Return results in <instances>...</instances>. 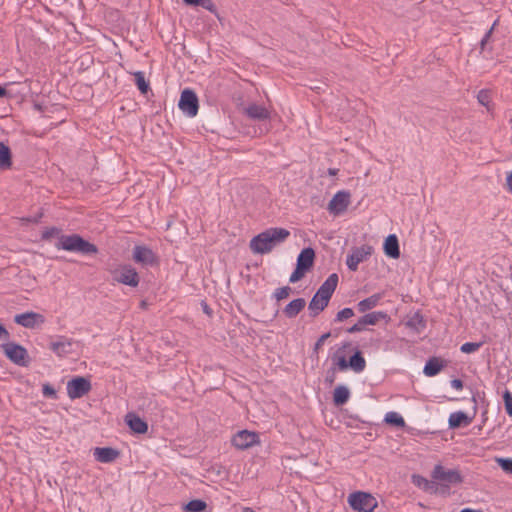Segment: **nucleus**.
Here are the masks:
<instances>
[{
	"instance_id": "f257e3e1",
	"label": "nucleus",
	"mask_w": 512,
	"mask_h": 512,
	"mask_svg": "<svg viewBox=\"0 0 512 512\" xmlns=\"http://www.w3.org/2000/svg\"><path fill=\"white\" fill-rule=\"evenodd\" d=\"M62 230L56 226L45 228L42 232L41 239L49 241L53 237H57L58 241L55 247L58 250L69 252H77L83 255H94L98 253V247L84 239L79 234L65 235L61 234Z\"/></svg>"
},
{
	"instance_id": "f03ea898",
	"label": "nucleus",
	"mask_w": 512,
	"mask_h": 512,
	"mask_svg": "<svg viewBox=\"0 0 512 512\" xmlns=\"http://www.w3.org/2000/svg\"><path fill=\"white\" fill-rule=\"evenodd\" d=\"M351 347L350 341H344L331 356L332 365L339 371L351 369L355 373H360L366 367V360L358 347L354 349V353L347 360L345 354Z\"/></svg>"
},
{
	"instance_id": "7ed1b4c3",
	"label": "nucleus",
	"mask_w": 512,
	"mask_h": 512,
	"mask_svg": "<svg viewBox=\"0 0 512 512\" xmlns=\"http://www.w3.org/2000/svg\"><path fill=\"white\" fill-rule=\"evenodd\" d=\"M290 235L285 228H269L258 235L254 236L250 241V249L255 254H266L281 242H284Z\"/></svg>"
},
{
	"instance_id": "20e7f679",
	"label": "nucleus",
	"mask_w": 512,
	"mask_h": 512,
	"mask_svg": "<svg viewBox=\"0 0 512 512\" xmlns=\"http://www.w3.org/2000/svg\"><path fill=\"white\" fill-rule=\"evenodd\" d=\"M432 479L438 483L440 494H449V485L460 484L463 482V477L457 469H446L441 464L435 465L432 473Z\"/></svg>"
},
{
	"instance_id": "39448f33",
	"label": "nucleus",
	"mask_w": 512,
	"mask_h": 512,
	"mask_svg": "<svg viewBox=\"0 0 512 512\" xmlns=\"http://www.w3.org/2000/svg\"><path fill=\"white\" fill-rule=\"evenodd\" d=\"M0 347L3 354L12 363L22 367H27L29 365L30 357L27 349L24 346L16 342L8 341L6 343L1 344Z\"/></svg>"
},
{
	"instance_id": "423d86ee",
	"label": "nucleus",
	"mask_w": 512,
	"mask_h": 512,
	"mask_svg": "<svg viewBox=\"0 0 512 512\" xmlns=\"http://www.w3.org/2000/svg\"><path fill=\"white\" fill-rule=\"evenodd\" d=\"M350 507L357 512H374L378 506V502L370 493L357 491L348 497Z\"/></svg>"
},
{
	"instance_id": "0eeeda50",
	"label": "nucleus",
	"mask_w": 512,
	"mask_h": 512,
	"mask_svg": "<svg viewBox=\"0 0 512 512\" xmlns=\"http://www.w3.org/2000/svg\"><path fill=\"white\" fill-rule=\"evenodd\" d=\"M178 107L188 117L196 116L199 110V100L196 93L192 89L185 88L181 92Z\"/></svg>"
},
{
	"instance_id": "6e6552de",
	"label": "nucleus",
	"mask_w": 512,
	"mask_h": 512,
	"mask_svg": "<svg viewBox=\"0 0 512 512\" xmlns=\"http://www.w3.org/2000/svg\"><path fill=\"white\" fill-rule=\"evenodd\" d=\"M113 280L127 286L137 287L140 277L135 268L129 264H125L113 272Z\"/></svg>"
},
{
	"instance_id": "1a4fd4ad",
	"label": "nucleus",
	"mask_w": 512,
	"mask_h": 512,
	"mask_svg": "<svg viewBox=\"0 0 512 512\" xmlns=\"http://www.w3.org/2000/svg\"><path fill=\"white\" fill-rule=\"evenodd\" d=\"M91 382L88 378L77 376L67 383V394L70 399H78L86 395L91 390Z\"/></svg>"
},
{
	"instance_id": "9d476101",
	"label": "nucleus",
	"mask_w": 512,
	"mask_h": 512,
	"mask_svg": "<svg viewBox=\"0 0 512 512\" xmlns=\"http://www.w3.org/2000/svg\"><path fill=\"white\" fill-rule=\"evenodd\" d=\"M133 260L142 266H157L159 264L158 256L153 250L145 245H136L133 248Z\"/></svg>"
},
{
	"instance_id": "9b49d317",
	"label": "nucleus",
	"mask_w": 512,
	"mask_h": 512,
	"mask_svg": "<svg viewBox=\"0 0 512 512\" xmlns=\"http://www.w3.org/2000/svg\"><path fill=\"white\" fill-rule=\"evenodd\" d=\"M372 253L373 247L369 245L352 248L346 259L348 269L353 272L357 271L359 263L365 261Z\"/></svg>"
},
{
	"instance_id": "f8f14e48",
	"label": "nucleus",
	"mask_w": 512,
	"mask_h": 512,
	"mask_svg": "<svg viewBox=\"0 0 512 512\" xmlns=\"http://www.w3.org/2000/svg\"><path fill=\"white\" fill-rule=\"evenodd\" d=\"M231 442L237 449L245 450L259 443V434L257 432L241 430L232 437Z\"/></svg>"
},
{
	"instance_id": "ddd939ff",
	"label": "nucleus",
	"mask_w": 512,
	"mask_h": 512,
	"mask_svg": "<svg viewBox=\"0 0 512 512\" xmlns=\"http://www.w3.org/2000/svg\"><path fill=\"white\" fill-rule=\"evenodd\" d=\"M350 197L351 194L349 191H338L328 203V211L334 215H340L344 213L350 204Z\"/></svg>"
},
{
	"instance_id": "4468645a",
	"label": "nucleus",
	"mask_w": 512,
	"mask_h": 512,
	"mask_svg": "<svg viewBox=\"0 0 512 512\" xmlns=\"http://www.w3.org/2000/svg\"><path fill=\"white\" fill-rule=\"evenodd\" d=\"M472 401L474 402L473 406V415L469 416L467 413L463 411H457L451 413L448 419V425L450 429H458L461 427H466L470 425L477 413V401L475 395L472 397Z\"/></svg>"
},
{
	"instance_id": "2eb2a0df",
	"label": "nucleus",
	"mask_w": 512,
	"mask_h": 512,
	"mask_svg": "<svg viewBox=\"0 0 512 512\" xmlns=\"http://www.w3.org/2000/svg\"><path fill=\"white\" fill-rule=\"evenodd\" d=\"M14 322L24 328L33 329L36 326L45 323V317L33 311L17 314L14 316Z\"/></svg>"
},
{
	"instance_id": "dca6fc26",
	"label": "nucleus",
	"mask_w": 512,
	"mask_h": 512,
	"mask_svg": "<svg viewBox=\"0 0 512 512\" xmlns=\"http://www.w3.org/2000/svg\"><path fill=\"white\" fill-rule=\"evenodd\" d=\"M73 340L65 336H58L57 341L51 342L49 348L58 357H65L73 352Z\"/></svg>"
},
{
	"instance_id": "f3484780",
	"label": "nucleus",
	"mask_w": 512,
	"mask_h": 512,
	"mask_svg": "<svg viewBox=\"0 0 512 512\" xmlns=\"http://www.w3.org/2000/svg\"><path fill=\"white\" fill-rule=\"evenodd\" d=\"M338 282H339L338 274L332 273L322 283V285L318 288V290L316 292L319 293V296L326 298V301H330L333 293L335 292V290L337 288Z\"/></svg>"
},
{
	"instance_id": "a211bd4d",
	"label": "nucleus",
	"mask_w": 512,
	"mask_h": 512,
	"mask_svg": "<svg viewBox=\"0 0 512 512\" xmlns=\"http://www.w3.org/2000/svg\"><path fill=\"white\" fill-rule=\"evenodd\" d=\"M125 422L130 430L136 434H145L148 431L147 422L133 412L127 413Z\"/></svg>"
},
{
	"instance_id": "6ab92c4d",
	"label": "nucleus",
	"mask_w": 512,
	"mask_h": 512,
	"mask_svg": "<svg viewBox=\"0 0 512 512\" xmlns=\"http://www.w3.org/2000/svg\"><path fill=\"white\" fill-rule=\"evenodd\" d=\"M120 455L119 450L112 447H96L94 457L100 463H111Z\"/></svg>"
},
{
	"instance_id": "aec40b11",
	"label": "nucleus",
	"mask_w": 512,
	"mask_h": 512,
	"mask_svg": "<svg viewBox=\"0 0 512 512\" xmlns=\"http://www.w3.org/2000/svg\"><path fill=\"white\" fill-rule=\"evenodd\" d=\"M383 251L389 258L398 259L400 257L399 241L395 234H390L385 238Z\"/></svg>"
},
{
	"instance_id": "412c9836",
	"label": "nucleus",
	"mask_w": 512,
	"mask_h": 512,
	"mask_svg": "<svg viewBox=\"0 0 512 512\" xmlns=\"http://www.w3.org/2000/svg\"><path fill=\"white\" fill-rule=\"evenodd\" d=\"M315 257L316 254L314 249L312 247H306L299 253L296 265L304 268L309 272L314 266Z\"/></svg>"
},
{
	"instance_id": "4be33fe9",
	"label": "nucleus",
	"mask_w": 512,
	"mask_h": 512,
	"mask_svg": "<svg viewBox=\"0 0 512 512\" xmlns=\"http://www.w3.org/2000/svg\"><path fill=\"white\" fill-rule=\"evenodd\" d=\"M412 483L427 493H439L438 483L434 479L428 480L421 475L414 474L412 475Z\"/></svg>"
},
{
	"instance_id": "5701e85b",
	"label": "nucleus",
	"mask_w": 512,
	"mask_h": 512,
	"mask_svg": "<svg viewBox=\"0 0 512 512\" xmlns=\"http://www.w3.org/2000/svg\"><path fill=\"white\" fill-rule=\"evenodd\" d=\"M329 302L330 301H326V298L319 296V293L316 292L308 305L310 316L313 318L317 317L322 311L325 310Z\"/></svg>"
},
{
	"instance_id": "b1692460",
	"label": "nucleus",
	"mask_w": 512,
	"mask_h": 512,
	"mask_svg": "<svg viewBox=\"0 0 512 512\" xmlns=\"http://www.w3.org/2000/svg\"><path fill=\"white\" fill-rule=\"evenodd\" d=\"M446 366V362L439 357H431L427 360L423 373L426 376L433 377L436 376L440 371Z\"/></svg>"
},
{
	"instance_id": "393cba45",
	"label": "nucleus",
	"mask_w": 512,
	"mask_h": 512,
	"mask_svg": "<svg viewBox=\"0 0 512 512\" xmlns=\"http://www.w3.org/2000/svg\"><path fill=\"white\" fill-rule=\"evenodd\" d=\"M245 113L253 120L262 121L270 118V112L264 106L255 103L250 104L245 109Z\"/></svg>"
},
{
	"instance_id": "a878e982",
	"label": "nucleus",
	"mask_w": 512,
	"mask_h": 512,
	"mask_svg": "<svg viewBox=\"0 0 512 512\" xmlns=\"http://www.w3.org/2000/svg\"><path fill=\"white\" fill-rule=\"evenodd\" d=\"M306 306L304 298H296L289 302L283 309L284 315L289 318H295Z\"/></svg>"
},
{
	"instance_id": "bb28decb",
	"label": "nucleus",
	"mask_w": 512,
	"mask_h": 512,
	"mask_svg": "<svg viewBox=\"0 0 512 512\" xmlns=\"http://www.w3.org/2000/svg\"><path fill=\"white\" fill-rule=\"evenodd\" d=\"M382 298H383L382 293H375V294L371 295L370 297L359 301L357 304V310L360 313H365L366 311L371 310L374 307H376Z\"/></svg>"
},
{
	"instance_id": "cd10ccee",
	"label": "nucleus",
	"mask_w": 512,
	"mask_h": 512,
	"mask_svg": "<svg viewBox=\"0 0 512 512\" xmlns=\"http://www.w3.org/2000/svg\"><path fill=\"white\" fill-rule=\"evenodd\" d=\"M380 320L388 322L390 320L389 315L383 311H374L367 313L361 317V324L376 325Z\"/></svg>"
},
{
	"instance_id": "c85d7f7f",
	"label": "nucleus",
	"mask_w": 512,
	"mask_h": 512,
	"mask_svg": "<svg viewBox=\"0 0 512 512\" xmlns=\"http://www.w3.org/2000/svg\"><path fill=\"white\" fill-rule=\"evenodd\" d=\"M350 390L344 385H338L333 392V403L335 406H342L348 402Z\"/></svg>"
},
{
	"instance_id": "c756f323",
	"label": "nucleus",
	"mask_w": 512,
	"mask_h": 512,
	"mask_svg": "<svg viewBox=\"0 0 512 512\" xmlns=\"http://www.w3.org/2000/svg\"><path fill=\"white\" fill-rule=\"evenodd\" d=\"M186 6L202 7L212 14L218 16V9L212 0H182Z\"/></svg>"
},
{
	"instance_id": "7c9ffc66",
	"label": "nucleus",
	"mask_w": 512,
	"mask_h": 512,
	"mask_svg": "<svg viewBox=\"0 0 512 512\" xmlns=\"http://www.w3.org/2000/svg\"><path fill=\"white\" fill-rule=\"evenodd\" d=\"M12 166V152L11 149L0 142V168L9 169Z\"/></svg>"
},
{
	"instance_id": "2f4dec72",
	"label": "nucleus",
	"mask_w": 512,
	"mask_h": 512,
	"mask_svg": "<svg viewBox=\"0 0 512 512\" xmlns=\"http://www.w3.org/2000/svg\"><path fill=\"white\" fill-rule=\"evenodd\" d=\"M406 326L417 332H420L426 327V321L423 315H421L419 312H416L407 320Z\"/></svg>"
},
{
	"instance_id": "473e14b6",
	"label": "nucleus",
	"mask_w": 512,
	"mask_h": 512,
	"mask_svg": "<svg viewBox=\"0 0 512 512\" xmlns=\"http://www.w3.org/2000/svg\"><path fill=\"white\" fill-rule=\"evenodd\" d=\"M207 503L201 499H193L188 503L184 504L183 510L185 512H206Z\"/></svg>"
},
{
	"instance_id": "72a5a7b5",
	"label": "nucleus",
	"mask_w": 512,
	"mask_h": 512,
	"mask_svg": "<svg viewBox=\"0 0 512 512\" xmlns=\"http://www.w3.org/2000/svg\"><path fill=\"white\" fill-rule=\"evenodd\" d=\"M384 421L386 424L402 428L405 426L404 418L397 412H388L385 415Z\"/></svg>"
},
{
	"instance_id": "f704fd0d",
	"label": "nucleus",
	"mask_w": 512,
	"mask_h": 512,
	"mask_svg": "<svg viewBox=\"0 0 512 512\" xmlns=\"http://www.w3.org/2000/svg\"><path fill=\"white\" fill-rule=\"evenodd\" d=\"M134 77H135V84L137 86V88L139 89V91L141 92V94H147L148 91L150 90V84L149 82L145 79V75L142 71H137L134 73Z\"/></svg>"
},
{
	"instance_id": "c9c22d12",
	"label": "nucleus",
	"mask_w": 512,
	"mask_h": 512,
	"mask_svg": "<svg viewBox=\"0 0 512 512\" xmlns=\"http://www.w3.org/2000/svg\"><path fill=\"white\" fill-rule=\"evenodd\" d=\"M28 80H25V82L23 83H7L5 85L6 86H9L10 88L9 89H12L14 91V93H17L18 91H23V94H18L16 95L15 97H18V96H25L28 92Z\"/></svg>"
},
{
	"instance_id": "e433bc0d",
	"label": "nucleus",
	"mask_w": 512,
	"mask_h": 512,
	"mask_svg": "<svg viewBox=\"0 0 512 512\" xmlns=\"http://www.w3.org/2000/svg\"><path fill=\"white\" fill-rule=\"evenodd\" d=\"M292 292V288L290 286H283L281 288H277L275 292L273 293V297L277 301L284 300L289 297V295Z\"/></svg>"
},
{
	"instance_id": "4c0bfd02",
	"label": "nucleus",
	"mask_w": 512,
	"mask_h": 512,
	"mask_svg": "<svg viewBox=\"0 0 512 512\" xmlns=\"http://www.w3.org/2000/svg\"><path fill=\"white\" fill-rule=\"evenodd\" d=\"M482 342H466L461 345L460 351L465 354H470L477 351L481 346Z\"/></svg>"
},
{
	"instance_id": "58836bf2",
	"label": "nucleus",
	"mask_w": 512,
	"mask_h": 512,
	"mask_svg": "<svg viewBox=\"0 0 512 512\" xmlns=\"http://www.w3.org/2000/svg\"><path fill=\"white\" fill-rule=\"evenodd\" d=\"M502 397L506 413L509 416H512V392L508 389H505Z\"/></svg>"
},
{
	"instance_id": "ea45409f",
	"label": "nucleus",
	"mask_w": 512,
	"mask_h": 512,
	"mask_svg": "<svg viewBox=\"0 0 512 512\" xmlns=\"http://www.w3.org/2000/svg\"><path fill=\"white\" fill-rule=\"evenodd\" d=\"M354 316V311L352 308H344L337 312L336 317L334 318V322H342L346 319H349Z\"/></svg>"
},
{
	"instance_id": "a19ab883",
	"label": "nucleus",
	"mask_w": 512,
	"mask_h": 512,
	"mask_svg": "<svg viewBox=\"0 0 512 512\" xmlns=\"http://www.w3.org/2000/svg\"><path fill=\"white\" fill-rule=\"evenodd\" d=\"M496 462L505 473L512 475V458H496Z\"/></svg>"
},
{
	"instance_id": "79ce46f5",
	"label": "nucleus",
	"mask_w": 512,
	"mask_h": 512,
	"mask_svg": "<svg viewBox=\"0 0 512 512\" xmlns=\"http://www.w3.org/2000/svg\"><path fill=\"white\" fill-rule=\"evenodd\" d=\"M307 272L308 271L305 270L304 268L296 265L295 270L290 275L289 282L290 283H296V282L300 281L305 276V274Z\"/></svg>"
},
{
	"instance_id": "37998d69",
	"label": "nucleus",
	"mask_w": 512,
	"mask_h": 512,
	"mask_svg": "<svg viewBox=\"0 0 512 512\" xmlns=\"http://www.w3.org/2000/svg\"><path fill=\"white\" fill-rule=\"evenodd\" d=\"M477 100L478 102L485 106V107H488L490 101H491V94H490V91L489 90H486V89H482L478 92L477 94Z\"/></svg>"
},
{
	"instance_id": "c03bdc74",
	"label": "nucleus",
	"mask_w": 512,
	"mask_h": 512,
	"mask_svg": "<svg viewBox=\"0 0 512 512\" xmlns=\"http://www.w3.org/2000/svg\"><path fill=\"white\" fill-rule=\"evenodd\" d=\"M332 336V333L329 331V332H326L324 334H322L318 339L317 341L315 342L314 346H313V353L314 354H318L319 353V350L322 348V346L324 345L325 341L327 339H329L330 337Z\"/></svg>"
},
{
	"instance_id": "a18cd8bd",
	"label": "nucleus",
	"mask_w": 512,
	"mask_h": 512,
	"mask_svg": "<svg viewBox=\"0 0 512 512\" xmlns=\"http://www.w3.org/2000/svg\"><path fill=\"white\" fill-rule=\"evenodd\" d=\"M496 24H497V21H495L493 23L492 27L485 33V35L481 39V41H480V52L481 53L485 51L487 43L493 33V30H494V27L496 26Z\"/></svg>"
},
{
	"instance_id": "49530a36",
	"label": "nucleus",
	"mask_w": 512,
	"mask_h": 512,
	"mask_svg": "<svg viewBox=\"0 0 512 512\" xmlns=\"http://www.w3.org/2000/svg\"><path fill=\"white\" fill-rule=\"evenodd\" d=\"M42 393H43L44 397H46V398H50V399H56L57 398L56 390L49 383H46V384L43 385Z\"/></svg>"
},
{
	"instance_id": "de8ad7c7",
	"label": "nucleus",
	"mask_w": 512,
	"mask_h": 512,
	"mask_svg": "<svg viewBox=\"0 0 512 512\" xmlns=\"http://www.w3.org/2000/svg\"><path fill=\"white\" fill-rule=\"evenodd\" d=\"M18 94H23V91L14 93L12 89H7L5 86L0 85V99L1 98H14Z\"/></svg>"
},
{
	"instance_id": "09e8293b",
	"label": "nucleus",
	"mask_w": 512,
	"mask_h": 512,
	"mask_svg": "<svg viewBox=\"0 0 512 512\" xmlns=\"http://www.w3.org/2000/svg\"><path fill=\"white\" fill-rule=\"evenodd\" d=\"M365 329V324H361V317L359 318L358 322L352 325L347 329V332L350 334L361 332Z\"/></svg>"
},
{
	"instance_id": "8fccbe9b",
	"label": "nucleus",
	"mask_w": 512,
	"mask_h": 512,
	"mask_svg": "<svg viewBox=\"0 0 512 512\" xmlns=\"http://www.w3.org/2000/svg\"><path fill=\"white\" fill-rule=\"evenodd\" d=\"M337 368L332 365V367L328 370L327 376L325 378V382L332 385L335 381V370Z\"/></svg>"
},
{
	"instance_id": "3c124183",
	"label": "nucleus",
	"mask_w": 512,
	"mask_h": 512,
	"mask_svg": "<svg viewBox=\"0 0 512 512\" xmlns=\"http://www.w3.org/2000/svg\"><path fill=\"white\" fill-rule=\"evenodd\" d=\"M42 217H43V212H39L34 216H29V217L25 218L24 220H26L27 222H30V223L37 224L40 222V219Z\"/></svg>"
},
{
	"instance_id": "603ef678",
	"label": "nucleus",
	"mask_w": 512,
	"mask_h": 512,
	"mask_svg": "<svg viewBox=\"0 0 512 512\" xmlns=\"http://www.w3.org/2000/svg\"><path fill=\"white\" fill-rule=\"evenodd\" d=\"M10 338V333L8 330L0 323V339L8 341Z\"/></svg>"
},
{
	"instance_id": "864d4df0",
	"label": "nucleus",
	"mask_w": 512,
	"mask_h": 512,
	"mask_svg": "<svg viewBox=\"0 0 512 512\" xmlns=\"http://www.w3.org/2000/svg\"><path fill=\"white\" fill-rule=\"evenodd\" d=\"M451 386L456 390H461L463 388V381L461 379H453L451 381Z\"/></svg>"
},
{
	"instance_id": "5fc2aeb1",
	"label": "nucleus",
	"mask_w": 512,
	"mask_h": 512,
	"mask_svg": "<svg viewBox=\"0 0 512 512\" xmlns=\"http://www.w3.org/2000/svg\"><path fill=\"white\" fill-rule=\"evenodd\" d=\"M201 306H202V309H203V312L205 314H207L208 316H211L213 311L212 309L210 308V306L205 302V301H202L201 302Z\"/></svg>"
},
{
	"instance_id": "6e6d98bb",
	"label": "nucleus",
	"mask_w": 512,
	"mask_h": 512,
	"mask_svg": "<svg viewBox=\"0 0 512 512\" xmlns=\"http://www.w3.org/2000/svg\"><path fill=\"white\" fill-rule=\"evenodd\" d=\"M506 184L508 190L512 193V171L507 175Z\"/></svg>"
},
{
	"instance_id": "4d7b16f0",
	"label": "nucleus",
	"mask_w": 512,
	"mask_h": 512,
	"mask_svg": "<svg viewBox=\"0 0 512 512\" xmlns=\"http://www.w3.org/2000/svg\"><path fill=\"white\" fill-rule=\"evenodd\" d=\"M337 173H338V169H335V168H329L328 169V174L330 176H335Z\"/></svg>"
},
{
	"instance_id": "13d9d810",
	"label": "nucleus",
	"mask_w": 512,
	"mask_h": 512,
	"mask_svg": "<svg viewBox=\"0 0 512 512\" xmlns=\"http://www.w3.org/2000/svg\"><path fill=\"white\" fill-rule=\"evenodd\" d=\"M460 512H482V511L471 509V508H464Z\"/></svg>"
},
{
	"instance_id": "bf43d9fd",
	"label": "nucleus",
	"mask_w": 512,
	"mask_h": 512,
	"mask_svg": "<svg viewBox=\"0 0 512 512\" xmlns=\"http://www.w3.org/2000/svg\"><path fill=\"white\" fill-rule=\"evenodd\" d=\"M242 512H255V510L251 507H244Z\"/></svg>"
}]
</instances>
